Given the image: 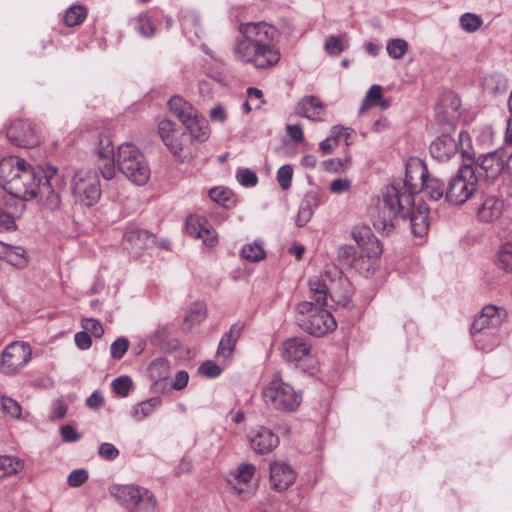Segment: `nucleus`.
<instances>
[{"mask_svg":"<svg viewBox=\"0 0 512 512\" xmlns=\"http://www.w3.org/2000/svg\"><path fill=\"white\" fill-rule=\"evenodd\" d=\"M56 168L47 171L34 168L18 156H9L0 161V186L10 195L30 200L38 195L46 197L49 208L58 207L60 198L52 188Z\"/></svg>","mask_w":512,"mask_h":512,"instance_id":"1","label":"nucleus"},{"mask_svg":"<svg viewBox=\"0 0 512 512\" xmlns=\"http://www.w3.org/2000/svg\"><path fill=\"white\" fill-rule=\"evenodd\" d=\"M241 37L233 48L235 58L259 69L275 66L280 58L276 44L278 30L266 22H249L239 27Z\"/></svg>","mask_w":512,"mask_h":512,"instance_id":"2","label":"nucleus"},{"mask_svg":"<svg viewBox=\"0 0 512 512\" xmlns=\"http://www.w3.org/2000/svg\"><path fill=\"white\" fill-rule=\"evenodd\" d=\"M309 294L311 300L303 301L298 305L299 321L307 333L321 337L333 331L337 326L333 315L325 309L328 298L344 306L350 303V299L346 297L343 300L336 299L334 292L318 277L309 280Z\"/></svg>","mask_w":512,"mask_h":512,"instance_id":"3","label":"nucleus"},{"mask_svg":"<svg viewBox=\"0 0 512 512\" xmlns=\"http://www.w3.org/2000/svg\"><path fill=\"white\" fill-rule=\"evenodd\" d=\"M429 171L426 163L418 157L408 158L398 176H393L386 186V207H397L399 213H407L413 198L419 194Z\"/></svg>","mask_w":512,"mask_h":512,"instance_id":"4","label":"nucleus"},{"mask_svg":"<svg viewBox=\"0 0 512 512\" xmlns=\"http://www.w3.org/2000/svg\"><path fill=\"white\" fill-rule=\"evenodd\" d=\"M507 311L503 307L493 304L482 308L481 313L471 325V335L477 349L491 351L502 340L501 326L507 319Z\"/></svg>","mask_w":512,"mask_h":512,"instance_id":"5","label":"nucleus"},{"mask_svg":"<svg viewBox=\"0 0 512 512\" xmlns=\"http://www.w3.org/2000/svg\"><path fill=\"white\" fill-rule=\"evenodd\" d=\"M261 398L271 410L281 413L295 412L301 405L303 394L290 383L285 382L279 373L263 384Z\"/></svg>","mask_w":512,"mask_h":512,"instance_id":"6","label":"nucleus"},{"mask_svg":"<svg viewBox=\"0 0 512 512\" xmlns=\"http://www.w3.org/2000/svg\"><path fill=\"white\" fill-rule=\"evenodd\" d=\"M118 170L137 186L145 185L151 177V169L142 151L133 143H122L116 154Z\"/></svg>","mask_w":512,"mask_h":512,"instance_id":"7","label":"nucleus"},{"mask_svg":"<svg viewBox=\"0 0 512 512\" xmlns=\"http://www.w3.org/2000/svg\"><path fill=\"white\" fill-rule=\"evenodd\" d=\"M118 504L130 512H156L158 501L149 489L136 484H113L108 488Z\"/></svg>","mask_w":512,"mask_h":512,"instance_id":"8","label":"nucleus"},{"mask_svg":"<svg viewBox=\"0 0 512 512\" xmlns=\"http://www.w3.org/2000/svg\"><path fill=\"white\" fill-rule=\"evenodd\" d=\"M437 121L440 125L444 126V132L431 142L429 151L434 159L440 162H446L460 152L462 141L464 139L468 140L469 135L461 131L458 134V139L452 136L450 132H455V124L452 121V116H442L440 107L437 108Z\"/></svg>","mask_w":512,"mask_h":512,"instance_id":"9","label":"nucleus"},{"mask_svg":"<svg viewBox=\"0 0 512 512\" xmlns=\"http://www.w3.org/2000/svg\"><path fill=\"white\" fill-rule=\"evenodd\" d=\"M390 218V223L386 221V232L389 228H396L401 222L409 223L411 232L414 236L423 238L428 234L429 208L425 203H419L415 206V201L407 213H399L397 207H386V217Z\"/></svg>","mask_w":512,"mask_h":512,"instance_id":"10","label":"nucleus"},{"mask_svg":"<svg viewBox=\"0 0 512 512\" xmlns=\"http://www.w3.org/2000/svg\"><path fill=\"white\" fill-rule=\"evenodd\" d=\"M478 176L473 166L464 165L450 179L446 187V201L454 206L466 203L477 191Z\"/></svg>","mask_w":512,"mask_h":512,"instance_id":"11","label":"nucleus"},{"mask_svg":"<svg viewBox=\"0 0 512 512\" xmlns=\"http://www.w3.org/2000/svg\"><path fill=\"white\" fill-rule=\"evenodd\" d=\"M72 192L83 205H94L101 196L98 175L90 169H79L72 179Z\"/></svg>","mask_w":512,"mask_h":512,"instance_id":"12","label":"nucleus"},{"mask_svg":"<svg viewBox=\"0 0 512 512\" xmlns=\"http://www.w3.org/2000/svg\"><path fill=\"white\" fill-rule=\"evenodd\" d=\"M32 349L22 341L8 344L1 354L0 371L9 376L19 373L31 360Z\"/></svg>","mask_w":512,"mask_h":512,"instance_id":"13","label":"nucleus"},{"mask_svg":"<svg viewBox=\"0 0 512 512\" xmlns=\"http://www.w3.org/2000/svg\"><path fill=\"white\" fill-rule=\"evenodd\" d=\"M507 152L503 148L481 154L471 165L478 176V181L484 179L487 182L496 180L507 167Z\"/></svg>","mask_w":512,"mask_h":512,"instance_id":"14","label":"nucleus"},{"mask_svg":"<svg viewBox=\"0 0 512 512\" xmlns=\"http://www.w3.org/2000/svg\"><path fill=\"white\" fill-rule=\"evenodd\" d=\"M94 151L99 157V169L102 176L111 180L116 175L114 146L109 137L98 135L93 142Z\"/></svg>","mask_w":512,"mask_h":512,"instance_id":"15","label":"nucleus"},{"mask_svg":"<svg viewBox=\"0 0 512 512\" xmlns=\"http://www.w3.org/2000/svg\"><path fill=\"white\" fill-rule=\"evenodd\" d=\"M256 474V466L250 463H241L230 474L229 483L232 485L234 491L243 498H249L253 495L256 489V484L251 483Z\"/></svg>","mask_w":512,"mask_h":512,"instance_id":"16","label":"nucleus"},{"mask_svg":"<svg viewBox=\"0 0 512 512\" xmlns=\"http://www.w3.org/2000/svg\"><path fill=\"white\" fill-rule=\"evenodd\" d=\"M185 226L187 233L201 239L205 247L213 248L218 244V234L206 218L190 215L186 219Z\"/></svg>","mask_w":512,"mask_h":512,"instance_id":"17","label":"nucleus"},{"mask_svg":"<svg viewBox=\"0 0 512 512\" xmlns=\"http://www.w3.org/2000/svg\"><path fill=\"white\" fill-rule=\"evenodd\" d=\"M296 480V472L290 464L283 460H275L269 464L270 487L277 491L287 490Z\"/></svg>","mask_w":512,"mask_h":512,"instance_id":"18","label":"nucleus"},{"mask_svg":"<svg viewBox=\"0 0 512 512\" xmlns=\"http://www.w3.org/2000/svg\"><path fill=\"white\" fill-rule=\"evenodd\" d=\"M6 137L12 144L30 148L39 143L35 129L26 120L14 121L6 131Z\"/></svg>","mask_w":512,"mask_h":512,"instance_id":"19","label":"nucleus"},{"mask_svg":"<svg viewBox=\"0 0 512 512\" xmlns=\"http://www.w3.org/2000/svg\"><path fill=\"white\" fill-rule=\"evenodd\" d=\"M282 357L288 362L299 363L312 358V345L306 337H291L281 345Z\"/></svg>","mask_w":512,"mask_h":512,"instance_id":"20","label":"nucleus"},{"mask_svg":"<svg viewBox=\"0 0 512 512\" xmlns=\"http://www.w3.org/2000/svg\"><path fill=\"white\" fill-rule=\"evenodd\" d=\"M249 444L257 454H266L274 450L279 444V438L267 427L259 426L250 431Z\"/></svg>","mask_w":512,"mask_h":512,"instance_id":"21","label":"nucleus"},{"mask_svg":"<svg viewBox=\"0 0 512 512\" xmlns=\"http://www.w3.org/2000/svg\"><path fill=\"white\" fill-rule=\"evenodd\" d=\"M504 209V202L501 198L491 195L484 198L477 208L476 216L480 222L492 223L498 220Z\"/></svg>","mask_w":512,"mask_h":512,"instance_id":"22","label":"nucleus"},{"mask_svg":"<svg viewBox=\"0 0 512 512\" xmlns=\"http://www.w3.org/2000/svg\"><path fill=\"white\" fill-rule=\"evenodd\" d=\"M123 240L126 249L135 250V253H137V250L148 248L154 244L155 236L147 230L130 227L125 232Z\"/></svg>","mask_w":512,"mask_h":512,"instance_id":"23","label":"nucleus"},{"mask_svg":"<svg viewBox=\"0 0 512 512\" xmlns=\"http://www.w3.org/2000/svg\"><path fill=\"white\" fill-rule=\"evenodd\" d=\"M158 133L164 144L173 155H180L183 151V144L175 130V124L169 119H161L158 122Z\"/></svg>","mask_w":512,"mask_h":512,"instance_id":"24","label":"nucleus"},{"mask_svg":"<svg viewBox=\"0 0 512 512\" xmlns=\"http://www.w3.org/2000/svg\"><path fill=\"white\" fill-rule=\"evenodd\" d=\"M319 204V193L316 191L307 192L299 205L298 212L295 217V224L298 227L305 226L310 221Z\"/></svg>","mask_w":512,"mask_h":512,"instance_id":"25","label":"nucleus"},{"mask_svg":"<svg viewBox=\"0 0 512 512\" xmlns=\"http://www.w3.org/2000/svg\"><path fill=\"white\" fill-rule=\"evenodd\" d=\"M0 259L18 269H23L28 265L27 252L23 247L3 241H0Z\"/></svg>","mask_w":512,"mask_h":512,"instance_id":"26","label":"nucleus"},{"mask_svg":"<svg viewBox=\"0 0 512 512\" xmlns=\"http://www.w3.org/2000/svg\"><path fill=\"white\" fill-rule=\"evenodd\" d=\"M359 246L363 248L369 258H378L383 252L381 241L376 238L368 228L359 233H353Z\"/></svg>","mask_w":512,"mask_h":512,"instance_id":"27","label":"nucleus"},{"mask_svg":"<svg viewBox=\"0 0 512 512\" xmlns=\"http://www.w3.org/2000/svg\"><path fill=\"white\" fill-rule=\"evenodd\" d=\"M242 332V325L233 324L226 332L218 345L217 357L227 360L233 353L237 340Z\"/></svg>","mask_w":512,"mask_h":512,"instance_id":"28","label":"nucleus"},{"mask_svg":"<svg viewBox=\"0 0 512 512\" xmlns=\"http://www.w3.org/2000/svg\"><path fill=\"white\" fill-rule=\"evenodd\" d=\"M297 111L301 116L309 120L319 121L321 120L323 105L318 98L308 96L299 101Z\"/></svg>","mask_w":512,"mask_h":512,"instance_id":"29","label":"nucleus"},{"mask_svg":"<svg viewBox=\"0 0 512 512\" xmlns=\"http://www.w3.org/2000/svg\"><path fill=\"white\" fill-rule=\"evenodd\" d=\"M168 105L170 111L179 118L183 125L191 121V118L195 117L198 113V111L181 96H173L169 100Z\"/></svg>","mask_w":512,"mask_h":512,"instance_id":"30","label":"nucleus"},{"mask_svg":"<svg viewBox=\"0 0 512 512\" xmlns=\"http://www.w3.org/2000/svg\"><path fill=\"white\" fill-rule=\"evenodd\" d=\"M193 139L205 142L210 136V128L207 120L199 112L184 124Z\"/></svg>","mask_w":512,"mask_h":512,"instance_id":"31","label":"nucleus"},{"mask_svg":"<svg viewBox=\"0 0 512 512\" xmlns=\"http://www.w3.org/2000/svg\"><path fill=\"white\" fill-rule=\"evenodd\" d=\"M161 403L162 400L160 397H152L144 400L133 407L131 416L136 422H141L149 417Z\"/></svg>","mask_w":512,"mask_h":512,"instance_id":"32","label":"nucleus"},{"mask_svg":"<svg viewBox=\"0 0 512 512\" xmlns=\"http://www.w3.org/2000/svg\"><path fill=\"white\" fill-rule=\"evenodd\" d=\"M147 373L153 383L168 379L170 375L169 362L164 358H157L150 362Z\"/></svg>","mask_w":512,"mask_h":512,"instance_id":"33","label":"nucleus"},{"mask_svg":"<svg viewBox=\"0 0 512 512\" xmlns=\"http://www.w3.org/2000/svg\"><path fill=\"white\" fill-rule=\"evenodd\" d=\"M495 265L504 272H512V237L500 245L495 256Z\"/></svg>","mask_w":512,"mask_h":512,"instance_id":"34","label":"nucleus"},{"mask_svg":"<svg viewBox=\"0 0 512 512\" xmlns=\"http://www.w3.org/2000/svg\"><path fill=\"white\" fill-rule=\"evenodd\" d=\"M446 187L447 185L441 179L428 174L421 192H424L431 200L438 201L443 196L446 197Z\"/></svg>","mask_w":512,"mask_h":512,"instance_id":"35","label":"nucleus"},{"mask_svg":"<svg viewBox=\"0 0 512 512\" xmlns=\"http://www.w3.org/2000/svg\"><path fill=\"white\" fill-rule=\"evenodd\" d=\"M383 89L380 85H372L366 93L361 106L359 107V114H363L369 109L378 105H383Z\"/></svg>","mask_w":512,"mask_h":512,"instance_id":"36","label":"nucleus"},{"mask_svg":"<svg viewBox=\"0 0 512 512\" xmlns=\"http://www.w3.org/2000/svg\"><path fill=\"white\" fill-rule=\"evenodd\" d=\"M207 317V311L204 304L196 303L191 306L190 310L186 314L184 318V325L187 329H191L192 327L203 322Z\"/></svg>","mask_w":512,"mask_h":512,"instance_id":"37","label":"nucleus"},{"mask_svg":"<svg viewBox=\"0 0 512 512\" xmlns=\"http://www.w3.org/2000/svg\"><path fill=\"white\" fill-rule=\"evenodd\" d=\"M23 468V463L16 457L0 456V479L15 475Z\"/></svg>","mask_w":512,"mask_h":512,"instance_id":"38","label":"nucleus"},{"mask_svg":"<svg viewBox=\"0 0 512 512\" xmlns=\"http://www.w3.org/2000/svg\"><path fill=\"white\" fill-rule=\"evenodd\" d=\"M241 254L243 258L251 261H260L266 255L263 245L259 241L245 245L241 250Z\"/></svg>","mask_w":512,"mask_h":512,"instance_id":"39","label":"nucleus"},{"mask_svg":"<svg viewBox=\"0 0 512 512\" xmlns=\"http://www.w3.org/2000/svg\"><path fill=\"white\" fill-rule=\"evenodd\" d=\"M408 50V43L402 38L391 39L386 43V52L394 59L402 58Z\"/></svg>","mask_w":512,"mask_h":512,"instance_id":"40","label":"nucleus"},{"mask_svg":"<svg viewBox=\"0 0 512 512\" xmlns=\"http://www.w3.org/2000/svg\"><path fill=\"white\" fill-rule=\"evenodd\" d=\"M459 22L461 28L468 33L477 31L483 23L480 16L468 12L460 16Z\"/></svg>","mask_w":512,"mask_h":512,"instance_id":"41","label":"nucleus"},{"mask_svg":"<svg viewBox=\"0 0 512 512\" xmlns=\"http://www.w3.org/2000/svg\"><path fill=\"white\" fill-rule=\"evenodd\" d=\"M0 403L3 413L14 419H20L22 414V407L15 399L8 396H2Z\"/></svg>","mask_w":512,"mask_h":512,"instance_id":"42","label":"nucleus"},{"mask_svg":"<svg viewBox=\"0 0 512 512\" xmlns=\"http://www.w3.org/2000/svg\"><path fill=\"white\" fill-rule=\"evenodd\" d=\"M135 30L144 37H152L155 34V28L147 14H140L134 23Z\"/></svg>","mask_w":512,"mask_h":512,"instance_id":"43","label":"nucleus"},{"mask_svg":"<svg viewBox=\"0 0 512 512\" xmlns=\"http://www.w3.org/2000/svg\"><path fill=\"white\" fill-rule=\"evenodd\" d=\"M86 17V10L82 6H72L65 14L64 22L67 26L72 27L79 25Z\"/></svg>","mask_w":512,"mask_h":512,"instance_id":"44","label":"nucleus"},{"mask_svg":"<svg viewBox=\"0 0 512 512\" xmlns=\"http://www.w3.org/2000/svg\"><path fill=\"white\" fill-rule=\"evenodd\" d=\"M132 384V379L129 376H120L112 381L111 386L117 395L127 397L132 388Z\"/></svg>","mask_w":512,"mask_h":512,"instance_id":"45","label":"nucleus"},{"mask_svg":"<svg viewBox=\"0 0 512 512\" xmlns=\"http://www.w3.org/2000/svg\"><path fill=\"white\" fill-rule=\"evenodd\" d=\"M347 43L340 37L330 36L324 45L325 51L333 56L339 55L347 48Z\"/></svg>","mask_w":512,"mask_h":512,"instance_id":"46","label":"nucleus"},{"mask_svg":"<svg viewBox=\"0 0 512 512\" xmlns=\"http://www.w3.org/2000/svg\"><path fill=\"white\" fill-rule=\"evenodd\" d=\"M236 179L245 187H253L258 182L256 173L248 168H239L236 173Z\"/></svg>","mask_w":512,"mask_h":512,"instance_id":"47","label":"nucleus"},{"mask_svg":"<svg viewBox=\"0 0 512 512\" xmlns=\"http://www.w3.org/2000/svg\"><path fill=\"white\" fill-rule=\"evenodd\" d=\"M338 259L345 267H352L356 259V249L351 245H343L338 250Z\"/></svg>","mask_w":512,"mask_h":512,"instance_id":"48","label":"nucleus"},{"mask_svg":"<svg viewBox=\"0 0 512 512\" xmlns=\"http://www.w3.org/2000/svg\"><path fill=\"white\" fill-rule=\"evenodd\" d=\"M293 177V168L291 165H283L277 171V181L283 190L290 188Z\"/></svg>","mask_w":512,"mask_h":512,"instance_id":"49","label":"nucleus"},{"mask_svg":"<svg viewBox=\"0 0 512 512\" xmlns=\"http://www.w3.org/2000/svg\"><path fill=\"white\" fill-rule=\"evenodd\" d=\"M326 170L332 173H341L347 170L351 166V157L346 156L345 158H335L328 160L326 163Z\"/></svg>","mask_w":512,"mask_h":512,"instance_id":"50","label":"nucleus"},{"mask_svg":"<svg viewBox=\"0 0 512 512\" xmlns=\"http://www.w3.org/2000/svg\"><path fill=\"white\" fill-rule=\"evenodd\" d=\"M129 348V341L124 337L117 338L110 346L111 357L115 360L121 359Z\"/></svg>","mask_w":512,"mask_h":512,"instance_id":"51","label":"nucleus"},{"mask_svg":"<svg viewBox=\"0 0 512 512\" xmlns=\"http://www.w3.org/2000/svg\"><path fill=\"white\" fill-rule=\"evenodd\" d=\"M82 327L88 334H91L97 338L101 337L104 333V329L101 322L94 318L83 319Z\"/></svg>","mask_w":512,"mask_h":512,"instance_id":"52","label":"nucleus"},{"mask_svg":"<svg viewBox=\"0 0 512 512\" xmlns=\"http://www.w3.org/2000/svg\"><path fill=\"white\" fill-rule=\"evenodd\" d=\"M98 454L101 458L112 461L119 456L120 452L112 443L104 442L99 446Z\"/></svg>","mask_w":512,"mask_h":512,"instance_id":"53","label":"nucleus"},{"mask_svg":"<svg viewBox=\"0 0 512 512\" xmlns=\"http://www.w3.org/2000/svg\"><path fill=\"white\" fill-rule=\"evenodd\" d=\"M88 479V472L85 469L73 470L67 478L68 485L71 487H80Z\"/></svg>","mask_w":512,"mask_h":512,"instance_id":"54","label":"nucleus"},{"mask_svg":"<svg viewBox=\"0 0 512 512\" xmlns=\"http://www.w3.org/2000/svg\"><path fill=\"white\" fill-rule=\"evenodd\" d=\"M352 187V182L348 178H337L330 183V191L333 194H342L348 192Z\"/></svg>","mask_w":512,"mask_h":512,"instance_id":"55","label":"nucleus"},{"mask_svg":"<svg viewBox=\"0 0 512 512\" xmlns=\"http://www.w3.org/2000/svg\"><path fill=\"white\" fill-rule=\"evenodd\" d=\"M231 196V192L223 187H215L210 189L209 197L218 204H225Z\"/></svg>","mask_w":512,"mask_h":512,"instance_id":"56","label":"nucleus"},{"mask_svg":"<svg viewBox=\"0 0 512 512\" xmlns=\"http://www.w3.org/2000/svg\"><path fill=\"white\" fill-rule=\"evenodd\" d=\"M199 372L206 377L216 378L221 374L222 368L212 361H206L200 365Z\"/></svg>","mask_w":512,"mask_h":512,"instance_id":"57","label":"nucleus"},{"mask_svg":"<svg viewBox=\"0 0 512 512\" xmlns=\"http://www.w3.org/2000/svg\"><path fill=\"white\" fill-rule=\"evenodd\" d=\"M380 201V197L373 199V202H375V204H372L369 207V215L372 219H375L374 226L379 228L384 227V221L381 219V211L379 209Z\"/></svg>","mask_w":512,"mask_h":512,"instance_id":"58","label":"nucleus"},{"mask_svg":"<svg viewBox=\"0 0 512 512\" xmlns=\"http://www.w3.org/2000/svg\"><path fill=\"white\" fill-rule=\"evenodd\" d=\"M209 118L212 122H217V123L222 124L227 120L228 115H227L225 108L221 104H218L210 110Z\"/></svg>","mask_w":512,"mask_h":512,"instance_id":"59","label":"nucleus"},{"mask_svg":"<svg viewBox=\"0 0 512 512\" xmlns=\"http://www.w3.org/2000/svg\"><path fill=\"white\" fill-rule=\"evenodd\" d=\"M77 347L86 350L91 347L92 341L90 335L86 331L77 332L74 336Z\"/></svg>","mask_w":512,"mask_h":512,"instance_id":"60","label":"nucleus"},{"mask_svg":"<svg viewBox=\"0 0 512 512\" xmlns=\"http://www.w3.org/2000/svg\"><path fill=\"white\" fill-rule=\"evenodd\" d=\"M61 436L64 442L72 443L80 439V434L71 426L64 425L61 428Z\"/></svg>","mask_w":512,"mask_h":512,"instance_id":"61","label":"nucleus"},{"mask_svg":"<svg viewBox=\"0 0 512 512\" xmlns=\"http://www.w3.org/2000/svg\"><path fill=\"white\" fill-rule=\"evenodd\" d=\"M188 380H189L188 373L186 371H179L175 375V377L172 381L171 387L174 390H182L187 386Z\"/></svg>","mask_w":512,"mask_h":512,"instance_id":"62","label":"nucleus"},{"mask_svg":"<svg viewBox=\"0 0 512 512\" xmlns=\"http://www.w3.org/2000/svg\"><path fill=\"white\" fill-rule=\"evenodd\" d=\"M15 226L14 218L0 208V231L10 230Z\"/></svg>","mask_w":512,"mask_h":512,"instance_id":"63","label":"nucleus"},{"mask_svg":"<svg viewBox=\"0 0 512 512\" xmlns=\"http://www.w3.org/2000/svg\"><path fill=\"white\" fill-rule=\"evenodd\" d=\"M286 133L294 141H297V142L303 141L304 137H303L302 127L298 124H288L286 126Z\"/></svg>","mask_w":512,"mask_h":512,"instance_id":"64","label":"nucleus"}]
</instances>
